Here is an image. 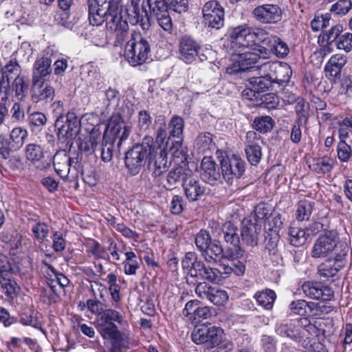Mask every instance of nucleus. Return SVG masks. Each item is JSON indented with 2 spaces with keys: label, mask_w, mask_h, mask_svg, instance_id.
<instances>
[{
  "label": "nucleus",
  "mask_w": 352,
  "mask_h": 352,
  "mask_svg": "<svg viewBox=\"0 0 352 352\" xmlns=\"http://www.w3.org/2000/svg\"><path fill=\"white\" fill-rule=\"evenodd\" d=\"M122 0H88L89 20L93 25H100L104 21L107 28L114 31L119 37L118 42L124 41L129 26L118 16Z\"/></svg>",
  "instance_id": "nucleus-1"
},
{
  "label": "nucleus",
  "mask_w": 352,
  "mask_h": 352,
  "mask_svg": "<svg viewBox=\"0 0 352 352\" xmlns=\"http://www.w3.org/2000/svg\"><path fill=\"white\" fill-rule=\"evenodd\" d=\"M131 132V126L126 125L120 116L111 117L104 133L97 155H100L104 162H110L113 157L114 144L117 142V146L120 147L122 142L129 138Z\"/></svg>",
  "instance_id": "nucleus-2"
},
{
  "label": "nucleus",
  "mask_w": 352,
  "mask_h": 352,
  "mask_svg": "<svg viewBox=\"0 0 352 352\" xmlns=\"http://www.w3.org/2000/svg\"><path fill=\"white\" fill-rule=\"evenodd\" d=\"M153 137L146 135L141 143L134 145L125 155V164L132 175L138 174L147 159L155 166V154L151 147Z\"/></svg>",
  "instance_id": "nucleus-3"
},
{
  "label": "nucleus",
  "mask_w": 352,
  "mask_h": 352,
  "mask_svg": "<svg viewBox=\"0 0 352 352\" xmlns=\"http://www.w3.org/2000/svg\"><path fill=\"white\" fill-rule=\"evenodd\" d=\"M230 41L232 43L243 44H285L275 35L270 34L263 29L251 31L249 28L239 26L229 33Z\"/></svg>",
  "instance_id": "nucleus-4"
},
{
  "label": "nucleus",
  "mask_w": 352,
  "mask_h": 352,
  "mask_svg": "<svg viewBox=\"0 0 352 352\" xmlns=\"http://www.w3.org/2000/svg\"><path fill=\"white\" fill-rule=\"evenodd\" d=\"M54 127L58 139L62 143L72 142L80 131V120L74 111L58 115Z\"/></svg>",
  "instance_id": "nucleus-5"
},
{
  "label": "nucleus",
  "mask_w": 352,
  "mask_h": 352,
  "mask_svg": "<svg viewBox=\"0 0 352 352\" xmlns=\"http://www.w3.org/2000/svg\"><path fill=\"white\" fill-rule=\"evenodd\" d=\"M122 316L112 309H104L98 317L96 325L98 331L104 339H116L120 331L115 322L122 323Z\"/></svg>",
  "instance_id": "nucleus-6"
},
{
  "label": "nucleus",
  "mask_w": 352,
  "mask_h": 352,
  "mask_svg": "<svg viewBox=\"0 0 352 352\" xmlns=\"http://www.w3.org/2000/svg\"><path fill=\"white\" fill-rule=\"evenodd\" d=\"M191 338L196 344H204L208 349H213L222 343L224 332L221 327L203 324L193 329Z\"/></svg>",
  "instance_id": "nucleus-7"
},
{
  "label": "nucleus",
  "mask_w": 352,
  "mask_h": 352,
  "mask_svg": "<svg viewBox=\"0 0 352 352\" xmlns=\"http://www.w3.org/2000/svg\"><path fill=\"white\" fill-rule=\"evenodd\" d=\"M118 16H122L121 20L130 23L133 25H140L143 30H148L151 24V16L146 9L144 1L141 7L140 4H126L124 8L118 10Z\"/></svg>",
  "instance_id": "nucleus-8"
},
{
  "label": "nucleus",
  "mask_w": 352,
  "mask_h": 352,
  "mask_svg": "<svg viewBox=\"0 0 352 352\" xmlns=\"http://www.w3.org/2000/svg\"><path fill=\"white\" fill-rule=\"evenodd\" d=\"M257 67L258 74L265 75L272 83L288 82L292 74L291 67L283 62H266Z\"/></svg>",
  "instance_id": "nucleus-9"
},
{
  "label": "nucleus",
  "mask_w": 352,
  "mask_h": 352,
  "mask_svg": "<svg viewBox=\"0 0 352 352\" xmlns=\"http://www.w3.org/2000/svg\"><path fill=\"white\" fill-rule=\"evenodd\" d=\"M221 168L225 181L232 184L234 180L240 179L244 175L246 163L239 155L233 154L221 160Z\"/></svg>",
  "instance_id": "nucleus-10"
},
{
  "label": "nucleus",
  "mask_w": 352,
  "mask_h": 352,
  "mask_svg": "<svg viewBox=\"0 0 352 352\" xmlns=\"http://www.w3.org/2000/svg\"><path fill=\"white\" fill-rule=\"evenodd\" d=\"M53 164L56 173L64 179H72L78 176L77 168L80 164L65 150H60L55 153Z\"/></svg>",
  "instance_id": "nucleus-11"
},
{
  "label": "nucleus",
  "mask_w": 352,
  "mask_h": 352,
  "mask_svg": "<svg viewBox=\"0 0 352 352\" xmlns=\"http://www.w3.org/2000/svg\"><path fill=\"white\" fill-rule=\"evenodd\" d=\"M166 135V125L162 124L156 131L155 140L154 141L153 139L151 147H153L155 153V166L156 170L155 173L157 175L161 174L170 165L168 161V153L166 149V144H164Z\"/></svg>",
  "instance_id": "nucleus-12"
},
{
  "label": "nucleus",
  "mask_w": 352,
  "mask_h": 352,
  "mask_svg": "<svg viewBox=\"0 0 352 352\" xmlns=\"http://www.w3.org/2000/svg\"><path fill=\"white\" fill-rule=\"evenodd\" d=\"M340 248V252L337 253L333 258L327 259L318 265V274L321 278L333 277L345 266L349 247L346 243H342Z\"/></svg>",
  "instance_id": "nucleus-13"
},
{
  "label": "nucleus",
  "mask_w": 352,
  "mask_h": 352,
  "mask_svg": "<svg viewBox=\"0 0 352 352\" xmlns=\"http://www.w3.org/2000/svg\"><path fill=\"white\" fill-rule=\"evenodd\" d=\"M338 242L339 236L335 230H329L320 234L314 244L311 250L312 257H326L335 250Z\"/></svg>",
  "instance_id": "nucleus-14"
},
{
  "label": "nucleus",
  "mask_w": 352,
  "mask_h": 352,
  "mask_svg": "<svg viewBox=\"0 0 352 352\" xmlns=\"http://www.w3.org/2000/svg\"><path fill=\"white\" fill-rule=\"evenodd\" d=\"M241 238L242 242L250 247L258 245L262 232V226L251 217H245L241 223Z\"/></svg>",
  "instance_id": "nucleus-15"
},
{
  "label": "nucleus",
  "mask_w": 352,
  "mask_h": 352,
  "mask_svg": "<svg viewBox=\"0 0 352 352\" xmlns=\"http://www.w3.org/2000/svg\"><path fill=\"white\" fill-rule=\"evenodd\" d=\"M204 21L208 27L219 29L223 25L224 9L215 0L207 1L202 8Z\"/></svg>",
  "instance_id": "nucleus-16"
},
{
  "label": "nucleus",
  "mask_w": 352,
  "mask_h": 352,
  "mask_svg": "<svg viewBox=\"0 0 352 352\" xmlns=\"http://www.w3.org/2000/svg\"><path fill=\"white\" fill-rule=\"evenodd\" d=\"M221 232L224 241L236 248L235 252L230 254L228 258L234 260L235 258L241 257L244 250L240 246L241 233L239 234L238 226L231 221L226 222L222 226Z\"/></svg>",
  "instance_id": "nucleus-17"
},
{
  "label": "nucleus",
  "mask_w": 352,
  "mask_h": 352,
  "mask_svg": "<svg viewBox=\"0 0 352 352\" xmlns=\"http://www.w3.org/2000/svg\"><path fill=\"white\" fill-rule=\"evenodd\" d=\"M252 16L261 23H276L281 20L282 11L278 5L263 4L256 7Z\"/></svg>",
  "instance_id": "nucleus-18"
},
{
  "label": "nucleus",
  "mask_w": 352,
  "mask_h": 352,
  "mask_svg": "<svg viewBox=\"0 0 352 352\" xmlns=\"http://www.w3.org/2000/svg\"><path fill=\"white\" fill-rule=\"evenodd\" d=\"M52 52L50 47L44 51L43 56L35 61L32 69V81L48 80L52 74V59L47 56Z\"/></svg>",
  "instance_id": "nucleus-19"
},
{
  "label": "nucleus",
  "mask_w": 352,
  "mask_h": 352,
  "mask_svg": "<svg viewBox=\"0 0 352 352\" xmlns=\"http://www.w3.org/2000/svg\"><path fill=\"white\" fill-rule=\"evenodd\" d=\"M55 96V89L47 80L32 81L31 98L33 102H50Z\"/></svg>",
  "instance_id": "nucleus-20"
},
{
  "label": "nucleus",
  "mask_w": 352,
  "mask_h": 352,
  "mask_svg": "<svg viewBox=\"0 0 352 352\" xmlns=\"http://www.w3.org/2000/svg\"><path fill=\"white\" fill-rule=\"evenodd\" d=\"M206 190L201 182L191 174L184 181L183 190L186 198L190 202L201 199L206 194Z\"/></svg>",
  "instance_id": "nucleus-21"
},
{
  "label": "nucleus",
  "mask_w": 352,
  "mask_h": 352,
  "mask_svg": "<svg viewBox=\"0 0 352 352\" xmlns=\"http://www.w3.org/2000/svg\"><path fill=\"white\" fill-rule=\"evenodd\" d=\"M303 293L308 297L329 301L334 296V292L328 286H323L318 282H305L302 285Z\"/></svg>",
  "instance_id": "nucleus-22"
},
{
  "label": "nucleus",
  "mask_w": 352,
  "mask_h": 352,
  "mask_svg": "<svg viewBox=\"0 0 352 352\" xmlns=\"http://www.w3.org/2000/svg\"><path fill=\"white\" fill-rule=\"evenodd\" d=\"M260 136L254 131H250L246 134L245 154L252 165L258 164L261 159V147L259 145Z\"/></svg>",
  "instance_id": "nucleus-23"
},
{
  "label": "nucleus",
  "mask_w": 352,
  "mask_h": 352,
  "mask_svg": "<svg viewBox=\"0 0 352 352\" xmlns=\"http://www.w3.org/2000/svg\"><path fill=\"white\" fill-rule=\"evenodd\" d=\"M101 140L100 133L98 130L91 132L83 138H80L78 147L81 153L86 156L95 154L97 156V146Z\"/></svg>",
  "instance_id": "nucleus-24"
},
{
  "label": "nucleus",
  "mask_w": 352,
  "mask_h": 352,
  "mask_svg": "<svg viewBox=\"0 0 352 352\" xmlns=\"http://www.w3.org/2000/svg\"><path fill=\"white\" fill-rule=\"evenodd\" d=\"M201 177L210 184H214L221 177L218 164L210 157H205L201 161Z\"/></svg>",
  "instance_id": "nucleus-25"
},
{
  "label": "nucleus",
  "mask_w": 352,
  "mask_h": 352,
  "mask_svg": "<svg viewBox=\"0 0 352 352\" xmlns=\"http://www.w3.org/2000/svg\"><path fill=\"white\" fill-rule=\"evenodd\" d=\"M148 45H126L124 56L133 66L142 65L148 57Z\"/></svg>",
  "instance_id": "nucleus-26"
},
{
  "label": "nucleus",
  "mask_w": 352,
  "mask_h": 352,
  "mask_svg": "<svg viewBox=\"0 0 352 352\" xmlns=\"http://www.w3.org/2000/svg\"><path fill=\"white\" fill-rule=\"evenodd\" d=\"M345 63L346 60L342 56H332L324 67L325 77L336 83L341 76V69Z\"/></svg>",
  "instance_id": "nucleus-27"
},
{
  "label": "nucleus",
  "mask_w": 352,
  "mask_h": 352,
  "mask_svg": "<svg viewBox=\"0 0 352 352\" xmlns=\"http://www.w3.org/2000/svg\"><path fill=\"white\" fill-rule=\"evenodd\" d=\"M248 82L251 88L245 89L243 93V95H248V92H250L252 96H254L255 92L259 93L266 91L272 84L265 75L250 78Z\"/></svg>",
  "instance_id": "nucleus-28"
},
{
  "label": "nucleus",
  "mask_w": 352,
  "mask_h": 352,
  "mask_svg": "<svg viewBox=\"0 0 352 352\" xmlns=\"http://www.w3.org/2000/svg\"><path fill=\"white\" fill-rule=\"evenodd\" d=\"M189 175L190 174L187 173L181 166L172 169L166 175L167 188L169 190L174 189L180 184L183 186L184 181Z\"/></svg>",
  "instance_id": "nucleus-29"
},
{
  "label": "nucleus",
  "mask_w": 352,
  "mask_h": 352,
  "mask_svg": "<svg viewBox=\"0 0 352 352\" xmlns=\"http://www.w3.org/2000/svg\"><path fill=\"white\" fill-rule=\"evenodd\" d=\"M276 333L282 337L297 340L300 338L298 329L290 321L278 322L275 327Z\"/></svg>",
  "instance_id": "nucleus-30"
},
{
  "label": "nucleus",
  "mask_w": 352,
  "mask_h": 352,
  "mask_svg": "<svg viewBox=\"0 0 352 352\" xmlns=\"http://www.w3.org/2000/svg\"><path fill=\"white\" fill-rule=\"evenodd\" d=\"M169 153L177 164L184 163L188 158L187 148L183 145L182 139L172 142Z\"/></svg>",
  "instance_id": "nucleus-31"
},
{
  "label": "nucleus",
  "mask_w": 352,
  "mask_h": 352,
  "mask_svg": "<svg viewBox=\"0 0 352 352\" xmlns=\"http://www.w3.org/2000/svg\"><path fill=\"white\" fill-rule=\"evenodd\" d=\"M315 203L307 199L298 201L296 206V218L298 221H308L313 212Z\"/></svg>",
  "instance_id": "nucleus-32"
},
{
  "label": "nucleus",
  "mask_w": 352,
  "mask_h": 352,
  "mask_svg": "<svg viewBox=\"0 0 352 352\" xmlns=\"http://www.w3.org/2000/svg\"><path fill=\"white\" fill-rule=\"evenodd\" d=\"M276 297L275 292L272 289L258 292L254 295L258 305L267 310L272 309Z\"/></svg>",
  "instance_id": "nucleus-33"
},
{
  "label": "nucleus",
  "mask_w": 352,
  "mask_h": 352,
  "mask_svg": "<svg viewBox=\"0 0 352 352\" xmlns=\"http://www.w3.org/2000/svg\"><path fill=\"white\" fill-rule=\"evenodd\" d=\"M204 259L209 263L217 262V260L223 256V250L220 243L217 241H211L208 248L203 253Z\"/></svg>",
  "instance_id": "nucleus-34"
},
{
  "label": "nucleus",
  "mask_w": 352,
  "mask_h": 352,
  "mask_svg": "<svg viewBox=\"0 0 352 352\" xmlns=\"http://www.w3.org/2000/svg\"><path fill=\"white\" fill-rule=\"evenodd\" d=\"M309 234L302 228L289 227L288 230V240L292 245L300 247L305 243Z\"/></svg>",
  "instance_id": "nucleus-35"
},
{
  "label": "nucleus",
  "mask_w": 352,
  "mask_h": 352,
  "mask_svg": "<svg viewBox=\"0 0 352 352\" xmlns=\"http://www.w3.org/2000/svg\"><path fill=\"white\" fill-rule=\"evenodd\" d=\"M195 145L200 152H206L214 147V143L212 139V135L208 132H204L199 134L195 140Z\"/></svg>",
  "instance_id": "nucleus-36"
},
{
  "label": "nucleus",
  "mask_w": 352,
  "mask_h": 352,
  "mask_svg": "<svg viewBox=\"0 0 352 352\" xmlns=\"http://www.w3.org/2000/svg\"><path fill=\"white\" fill-rule=\"evenodd\" d=\"M146 5L149 8V15L151 19L152 16H155L162 13H165L168 10V0H146Z\"/></svg>",
  "instance_id": "nucleus-37"
},
{
  "label": "nucleus",
  "mask_w": 352,
  "mask_h": 352,
  "mask_svg": "<svg viewBox=\"0 0 352 352\" xmlns=\"http://www.w3.org/2000/svg\"><path fill=\"white\" fill-rule=\"evenodd\" d=\"M274 125V120L269 116H263L255 118L253 127L257 131L265 133L270 131Z\"/></svg>",
  "instance_id": "nucleus-38"
},
{
  "label": "nucleus",
  "mask_w": 352,
  "mask_h": 352,
  "mask_svg": "<svg viewBox=\"0 0 352 352\" xmlns=\"http://www.w3.org/2000/svg\"><path fill=\"white\" fill-rule=\"evenodd\" d=\"M27 137L28 132L25 129L16 127L11 131L8 139H10V141L17 151L23 145Z\"/></svg>",
  "instance_id": "nucleus-39"
},
{
  "label": "nucleus",
  "mask_w": 352,
  "mask_h": 352,
  "mask_svg": "<svg viewBox=\"0 0 352 352\" xmlns=\"http://www.w3.org/2000/svg\"><path fill=\"white\" fill-rule=\"evenodd\" d=\"M0 284L3 293L12 299L16 297L20 291V287L16 283L10 278H6V276L0 279Z\"/></svg>",
  "instance_id": "nucleus-40"
},
{
  "label": "nucleus",
  "mask_w": 352,
  "mask_h": 352,
  "mask_svg": "<svg viewBox=\"0 0 352 352\" xmlns=\"http://www.w3.org/2000/svg\"><path fill=\"white\" fill-rule=\"evenodd\" d=\"M25 153L27 160L34 164L41 161L44 157L42 148L36 144H28L25 146Z\"/></svg>",
  "instance_id": "nucleus-41"
},
{
  "label": "nucleus",
  "mask_w": 352,
  "mask_h": 352,
  "mask_svg": "<svg viewBox=\"0 0 352 352\" xmlns=\"http://www.w3.org/2000/svg\"><path fill=\"white\" fill-rule=\"evenodd\" d=\"M28 122L32 131H40L45 125L47 118L43 113L35 111L29 116Z\"/></svg>",
  "instance_id": "nucleus-42"
},
{
  "label": "nucleus",
  "mask_w": 352,
  "mask_h": 352,
  "mask_svg": "<svg viewBox=\"0 0 352 352\" xmlns=\"http://www.w3.org/2000/svg\"><path fill=\"white\" fill-rule=\"evenodd\" d=\"M309 104L303 98H299L295 107L298 123L307 124L309 117Z\"/></svg>",
  "instance_id": "nucleus-43"
},
{
  "label": "nucleus",
  "mask_w": 352,
  "mask_h": 352,
  "mask_svg": "<svg viewBox=\"0 0 352 352\" xmlns=\"http://www.w3.org/2000/svg\"><path fill=\"white\" fill-rule=\"evenodd\" d=\"M184 126V120L179 116H173L168 124L170 137H177L182 140Z\"/></svg>",
  "instance_id": "nucleus-44"
},
{
  "label": "nucleus",
  "mask_w": 352,
  "mask_h": 352,
  "mask_svg": "<svg viewBox=\"0 0 352 352\" xmlns=\"http://www.w3.org/2000/svg\"><path fill=\"white\" fill-rule=\"evenodd\" d=\"M12 89L18 100H23L28 92V82L23 77L16 76L12 85Z\"/></svg>",
  "instance_id": "nucleus-45"
},
{
  "label": "nucleus",
  "mask_w": 352,
  "mask_h": 352,
  "mask_svg": "<svg viewBox=\"0 0 352 352\" xmlns=\"http://www.w3.org/2000/svg\"><path fill=\"white\" fill-rule=\"evenodd\" d=\"M272 208L266 204L261 203L258 204L254 210V215H250L252 219L258 220H265V222L268 220L272 214Z\"/></svg>",
  "instance_id": "nucleus-46"
},
{
  "label": "nucleus",
  "mask_w": 352,
  "mask_h": 352,
  "mask_svg": "<svg viewBox=\"0 0 352 352\" xmlns=\"http://www.w3.org/2000/svg\"><path fill=\"white\" fill-rule=\"evenodd\" d=\"M221 272L218 269L208 267L205 265L199 280L217 283L221 280Z\"/></svg>",
  "instance_id": "nucleus-47"
},
{
  "label": "nucleus",
  "mask_w": 352,
  "mask_h": 352,
  "mask_svg": "<svg viewBox=\"0 0 352 352\" xmlns=\"http://www.w3.org/2000/svg\"><path fill=\"white\" fill-rule=\"evenodd\" d=\"M333 166V162L331 159L320 158L314 161L310 165V168L317 173H329Z\"/></svg>",
  "instance_id": "nucleus-48"
},
{
  "label": "nucleus",
  "mask_w": 352,
  "mask_h": 352,
  "mask_svg": "<svg viewBox=\"0 0 352 352\" xmlns=\"http://www.w3.org/2000/svg\"><path fill=\"white\" fill-rule=\"evenodd\" d=\"M342 30V27L340 25L331 28L326 34L318 36V43L327 42V44H332L333 42L339 40L340 34Z\"/></svg>",
  "instance_id": "nucleus-49"
},
{
  "label": "nucleus",
  "mask_w": 352,
  "mask_h": 352,
  "mask_svg": "<svg viewBox=\"0 0 352 352\" xmlns=\"http://www.w3.org/2000/svg\"><path fill=\"white\" fill-rule=\"evenodd\" d=\"M195 245L197 249L201 252V255L208 248L212 239L209 232L205 230H201L195 236Z\"/></svg>",
  "instance_id": "nucleus-50"
},
{
  "label": "nucleus",
  "mask_w": 352,
  "mask_h": 352,
  "mask_svg": "<svg viewBox=\"0 0 352 352\" xmlns=\"http://www.w3.org/2000/svg\"><path fill=\"white\" fill-rule=\"evenodd\" d=\"M352 8L351 0H338L330 8L331 13L338 16L346 15Z\"/></svg>",
  "instance_id": "nucleus-51"
},
{
  "label": "nucleus",
  "mask_w": 352,
  "mask_h": 352,
  "mask_svg": "<svg viewBox=\"0 0 352 352\" xmlns=\"http://www.w3.org/2000/svg\"><path fill=\"white\" fill-rule=\"evenodd\" d=\"M199 47L195 45H179L180 58L187 63H191L197 55Z\"/></svg>",
  "instance_id": "nucleus-52"
},
{
  "label": "nucleus",
  "mask_w": 352,
  "mask_h": 352,
  "mask_svg": "<svg viewBox=\"0 0 352 352\" xmlns=\"http://www.w3.org/2000/svg\"><path fill=\"white\" fill-rule=\"evenodd\" d=\"M152 124V118L146 110H140L138 114L137 127L140 132H146Z\"/></svg>",
  "instance_id": "nucleus-53"
},
{
  "label": "nucleus",
  "mask_w": 352,
  "mask_h": 352,
  "mask_svg": "<svg viewBox=\"0 0 352 352\" xmlns=\"http://www.w3.org/2000/svg\"><path fill=\"white\" fill-rule=\"evenodd\" d=\"M207 299L217 306H222L227 302L228 296L225 290L213 287Z\"/></svg>",
  "instance_id": "nucleus-54"
},
{
  "label": "nucleus",
  "mask_w": 352,
  "mask_h": 352,
  "mask_svg": "<svg viewBox=\"0 0 352 352\" xmlns=\"http://www.w3.org/2000/svg\"><path fill=\"white\" fill-rule=\"evenodd\" d=\"M201 261L198 259L197 254L194 252H188L182 261L183 270L187 273L191 271Z\"/></svg>",
  "instance_id": "nucleus-55"
},
{
  "label": "nucleus",
  "mask_w": 352,
  "mask_h": 352,
  "mask_svg": "<svg viewBox=\"0 0 352 352\" xmlns=\"http://www.w3.org/2000/svg\"><path fill=\"white\" fill-rule=\"evenodd\" d=\"M107 279L109 284V291L111 294V298L116 302H118L120 299V286L117 283V276L113 273H111L107 275Z\"/></svg>",
  "instance_id": "nucleus-56"
},
{
  "label": "nucleus",
  "mask_w": 352,
  "mask_h": 352,
  "mask_svg": "<svg viewBox=\"0 0 352 352\" xmlns=\"http://www.w3.org/2000/svg\"><path fill=\"white\" fill-rule=\"evenodd\" d=\"M32 231L34 237L39 241H44L50 232L49 226L41 221H37L32 226Z\"/></svg>",
  "instance_id": "nucleus-57"
},
{
  "label": "nucleus",
  "mask_w": 352,
  "mask_h": 352,
  "mask_svg": "<svg viewBox=\"0 0 352 352\" xmlns=\"http://www.w3.org/2000/svg\"><path fill=\"white\" fill-rule=\"evenodd\" d=\"M282 217L279 213L275 214L273 217H270L267 221L265 222V226L270 231L274 232L278 234L279 230L283 226Z\"/></svg>",
  "instance_id": "nucleus-58"
},
{
  "label": "nucleus",
  "mask_w": 352,
  "mask_h": 352,
  "mask_svg": "<svg viewBox=\"0 0 352 352\" xmlns=\"http://www.w3.org/2000/svg\"><path fill=\"white\" fill-rule=\"evenodd\" d=\"M330 19V14L327 13L324 15L316 16L311 22V28L316 32L323 30L329 25Z\"/></svg>",
  "instance_id": "nucleus-59"
},
{
  "label": "nucleus",
  "mask_w": 352,
  "mask_h": 352,
  "mask_svg": "<svg viewBox=\"0 0 352 352\" xmlns=\"http://www.w3.org/2000/svg\"><path fill=\"white\" fill-rule=\"evenodd\" d=\"M10 140L8 138L0 135V155L3 159L8 158L11 152L16 151Z\"/></svg>",
  "instance_id": "nucleus-60"
},
{
  "label": "nucleus",
  "mask_w": 352,
  "mask_h": 352,
  "mask_svg": "<svg viewBox=\"0 0 352 352\" xmlns=\"http://www.w3.org/2000/svg\"><path fill=\"white\" fill-rule=\"evenodd\" d=\"M338 157L342 162H348L352 151L351 146L345 141H340L337 146Z\"/></svg>",
  "instance_id": "nucleus-61"
},
{
  "label": "nucleus",
  "mask_w": 352,
  "mask_h": 352,
  "mask_svg": "<svg viewBox=\"0 0 352 352\" xmlns=\"http://www.w3.org/2000/svg\"><path fill=\"white\" fill-rule=\"evenodd\" d=\"M168 10L177 13L185 12L188 9V0H168Z\"/></svg>",
  "instance_id": "nucleus-62"
},
{
  "label": "nucleus",
  "mask_w": 352,
  "mask_h": 352,
  "mask_svg": "<svg viewBox=\"0 0 352 352\" xmlns=\"http://www.w3.org/2000/svg\"><path fill=\"white\" fill-rule=\"evenodd\" d=\"M52 239L53 241L52 247L56 252H62L65 249L66 241L60 232H54Z\"/></svg>",
  "instance_id": "nucleus-63"
},
{
  "label": "nucleus",
  "mask_w": 352,
  "mask_h": 352,
  "mask_svg": "<svg viewBox=\"0 0 352 352\" xmlns=\"http://www.w3.org/2000/svg\"><path fill=\"white\" fill-rule=\"evenodd\" d=\"M107 106H112L113 108L117 107L120 102V94L117 89L109 87L105 92Z\"/></svg>",
  "instance_id": "nucleus-64"
}]
</instances>
